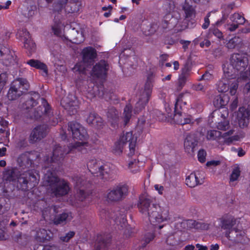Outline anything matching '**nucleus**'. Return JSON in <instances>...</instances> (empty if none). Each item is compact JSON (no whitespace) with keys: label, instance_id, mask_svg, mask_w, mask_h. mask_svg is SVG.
<instances>
[{"label":"nucleus","instance_id":"nucleus-47","mask_svg":"<svg viewBox=\"0 0 250 250\" xmlns=\"http://www.w3.org/2000/svg\"><path fill=\"white\" fill-rule=\"evenodd\" d=\"M139 160L136 158L130 161L128 163V168L133 173H135L139 170V167L138 166Z\"/></svg>","mask_w":250,"mask_h":250},{"label":"nucleus","instance_id":"nucleus-30","mask_svg":"<svg viewBox=\"0 0 250 250\" xmlns=\"http://www.w3.org/2000/svg\"><path fill=\"white\" fill-rule=\"evenodd\" d=\"M100 167L99 171H97V173H96L97 176H100L102 179L105 180L112 178V171L108 165L102 164Z\"/></svg>","mask_w":250,"mask_h":250},{"label":"nucleus","instance_id":"nucleus-23","mask_svg":"<svg viewBox=\"0 0 250 250\" xmlns=\"http://www.w3.org/2000/svg\"><path fill=\"white\" fill-rule=\"evenodd\" d=\"M244 232L236 228H234L229 231H226L225 235L230 241L240 242L244 236Z\"/></svg>","mask_w":250,"mask_h":250},{"label":"nucleus","instance_id":"nucleus-1","mask_svg":"<svg viewBox=\"0 0 250 250\" xmlns=\"http://www.w3.org/2000/svg\"><path fill=\"white\" fill-rule=\"evenodd\" d=\"M137 207L142 215L153 225L170 220L168 210L161 208L155 198L146 193L139 196Z\"/></svg>","mask_w":250,"mask_h":250},{"label":"nucleus","instance_id":"nucleus-42","mask_svg":"<svg viewBox=\"0 0 250 250\" xmlns=\"http://www.w3.org/2000/svg\"><path fill=\"white\" fill-rule=\"evenodd\" d=\"M69 5L70 7V13H75L79 11L82 5L81 0H70L69 2Z\"/></svg>","mask_w":250,"mask_h":250},{"label":"nucleus","instance_id":"nucleus-63","mask_svg":"<svg viewBox=\"0 0 250 250\" xmlns=\"http://www.w3.org/2000/svg\"><path fill=\"white\" fill-rule=\"evenodd\" d=\"M5 199L2 198L0 200V213H3L8 209V207H6L4 205Z\"/></svg>","mask_w":250,"mask_h":250},{"label":"nucleus","instance_id":"nucleus-48","mask_svg":"<svg viewBox=\"0 0 250 250\" xmlns=\"http://www.w3.org/2000/svg\"><path fill=\"white\" fill-rule=\"evenodd\" d=\"M194 227L197 229L202 230H208L209 228L210 224L202 222H196L194 221L192 223Z\"/></svg>","mask_w":250,"mask_h":250},{"label":"nucleus","instance_id":"nucleus-12","mask_svg":"<svg viewBox=\"0 0 250 250\" xmlns=\"http://www.w3.org/2000/svg\"><path fill=\"white\" fill-rule=\"evenodd\" d=\"M67 131L75 139L85 141L88 138L86 129L81 125L76 122H71L68 124Z\"/></svg>","mask_w":250,"mask_h":250},{"label":"nucleus","instance_id":"nucleus-62","mask_svg":"<svg viewBox=\"0 0 250 250\" xmlns=\"http://www.w3.org/2000/svg\"><path fill=\"white\" fill-rule=\"evenodd\" d=\"M75 235V232L73 231H70L68 232L66 235L64 236H61V239L64 242H68L69 240L72 238Z\"/></svg>","mask_w":250,"mask_h":250},{"label":"nucleus","instance_id":"nucleus-18","mask_svg":"<svg viewBox=\"0 0 250 250\" xmlns=\"http://www.w3.org/2000/svg\"><path fill=\"white\" fill-rule=\"evenodd\" d=\"M108 69V64L105 61L102 60L93 67L92 74L98 78L104 79L106 77Z\"/></svg>","mask_w":250,"mask_h":250},{"label":"nucleus","instance_id":"nucleus-40","mask_svg":"<svg viewBox=\"0 0 250 250\" xmlns=\"http://www.w3.org/2000/svg\"><path fill=\"white\" fill-rule=\"evenodd\" d=\"M230 20L231 22H233V23H237L238 26L243 24L246 21L243 16L237 13H235L231 15Z\"/></svg>","mask_w":250,"mask_h":250},{"label":"nucleus","instance_id":"nucleus-58","mask_svg":"<svg viewBox=\"0 0 250 250\" xmlns=\"http://www.w3.org/2000/svg\"><path fill=\"white\" fill-rule=\"evenodd\" d=\"M39 250H61L59 247L56 245H45L40 246Z\"/></svg>","mask_w":250,"mask_h":250},{"label":"nucleus","instance_id":"nucleus-11","mask_svg":"<svg viewBox=\"0 0 250 250\" xmlns=\"http://www.w3.org/2000/svg\"><path fill=\"white\" fill-rule=\"evenodd\" d=\"M238 81L236 77L234 76H224L217 84V89L219 92H226L230 89L229 93L231 95H234L238 88Z\"/></svg>","mask_w":250,"mask_h":250},{"label":"nucleus","instance_id":"nucleus-31","mask_svg":"<svg viewBox=\"0 0 250 250\" xmlns=\"http://www.w3.org/2000/svg\"><path fill=\"white\" fill-rule=\"evenodd\" d=\"M83 61L85 62H88L93 61L96 57V50L92 47H87L83 50Z\"/></svg>","mask_w":250,"mask_h":250},{"label":"nucleus","instance_id":"nucleus-28","mask_svg":"<svg viewBox=\"0 0 250 250\" xmlns=\"http://www.w3.org/2000/svg\"><path fill=\"white\" fill-rule=\"evenodd\" d=\"M26 63L32 67L42 70L43 74L42 75L47 76L48 69L47 65L41 62L40 61L35 59H31L27 61Z\"/></svg>","mask_w":250,"mask_h":250},{"label":"nucleus","instance_id":"nucleus-55","mask_svg":"<svg viewBox=\"0 0 250 250\" xmlns=\"http://www.w3.org/2000/svg\"><path fill=\"white\" fill-rule=\"evenodd\" d=\"M37 104V102L32 97L30 98L29 99L27 100L25 102L26 108L27 109L31 108L36 105Z\"/></svg>","mask_w":250,"mask_h":250},{"label":"nucleus","instance_id":"nucleus-20","mask_svg":"<svg viewBox=\"0 0 250 250\" xmlns=\"http://www.w3.org/2000/svg\"><path fill=\"white\" fill-rule=\"evenodd\" d=\"M250 110L245 107L239 108L237 112V118L239 126L244 128L249 124Z\"/></svg>","mask_w":250,"mask_h":250},{"label":"nucleus","instance_id":"nucleus-3","mask_svg":"<svg viewBox=\"0 0 250 250\" xmlns=\"http://www.w3.org/2000/svg\"><path fill=\"white\" fill-rule=\"evenodd\" d=\"M249 64V60L247 55L242 53H234L230 59V63L223 65V71L226 76H234L237 77L239 74L243 79V75H248V71L244 72Z\"/></svg>","mask_w":250,"mask_h":250},{"label":"nucleus","instance_id":"nucleus-4","mask_svg":"<svg viewBox=\"0 0 250 250\" xmlns=\"http://www.w3.org/2000/svg\"><path fill=\"white\" fill-rule=\"evenodd\" d=\"M6 181L15 183L17 182L18 187L22 190H27L32 188L38 183L36 176L30 171H26L19 175V171L16 168L7 169L4 173Z\"/></svg>","mask_w":250,"mask_h":250},{"label":"nucleus","instance_id":"nucleus-61","mask_svg":"<svg viewBox=\"0 0 250 250\" xmlns=\"http://www.w3.org/2000/svg\"><path fill=\"white\" fill-rule=\"evenodd\" d=\"M188 78L180 75L178 80V86L180 89H182L185 85Z\"/></svg>","mask_w":250,"mask_h":250},{"label":"nucleus","instance_id":"nucleus-36","mask_svg":"<svg viewBox=\"0 0 250 250\" xmlns=\"http://www.w3.org/2000/svg\"><path fill=\"white\" fill-rule=\"evenodd\" d=\"M72 180L76 189L84 188V186L86 184L85 177L76 174L72 177Z\"/></svg>","mask_w":250,"mask_h":250},{"label":"nucleus","instance_id":"nucleus-14","mask_svg":"<svg viewBox=\"0 0 250 250\" xmlns=\"http://www.w3.org/2000/svg\"><path fill=\"white\" fill-rule=\"evenodd\" d=\"M17 38L23 42L24 47L26 49L29 55L35 51L36 45L31 40L30 35L26 29H21L18 31L16 34Z\"/></svg>","mask_w":250,"mask_h":250},{"label":"nucleus","instance_id":"nucleus-44","mask_svg":"<svg viewBox=\"0 0 250 250\" xmlns=\"http://www.w3.org/2000/svg\"><path fill=\"white\" fill-rule=\"evenodd\" d=\"M37 8L35 5H31L22 11V14L26 18L32 17L36 12Z\"/></svg>","mask_w":250,"mask_h":250},{"label":"nucleus","instance_id":"nucleus-15","mask_svg":"<svg viewBox=\"0 0 250 250\" xmlns=\"http://www.w3.org/2000/svg\"><path fill=\"white\" fill-rule=\"evenodd\" d=\"M61 104L70 115H74L77 113L79 108V102L73 94H69L62 100Z\"/></svg>","mask_w":250,"mask_h":250},{"label":"nucleus","instance_id":"nucleus-29","mask_svg":"<svg viewBox=\"0 0 250 250\" xmlns=\"http://www.w3.org/2000/svg\"><path fill=\"white\" fill-rule=\"evenodd\" d=\"M71 212H64L58 215H56L53 218V223L55 225H64L72 219Z\"/></svg>","mask_w":250,"mask_h":250},{"label":"nucleus","instance_id":"nucleus-8","mask_svg":"<svg viewBox=\"0 0 250 250\" xmlns=\"http://www.w3.org/2000/svg\"><path fill=\"white\" fill-rule=\"evenodd\" d=\"M155 75L152 72L148 73L147 77V81L145 83L144 89L141 92L139 101L136 103L134 111L138 113L148 103L151 93V90L153 86L152 83Z\"/></svg>","mask_w":250,"mask_h":250},{"label":"nucleus","instance_id":"nucleus-54","mask_svg":"<svg viewBox=\"0 0 250 250\" xmlns=\"http://www.w3.org/2000/svg\"><path fill=\"white\" fill-rule=\"evenodd\" d=\"M183 102L182 100H180V99H177V101L175 103V107H174V112L175 114H179L180 113H182V104Z\"/></svg>","mask_w":250,"mask_h":250},{"label":"nucleus","instance_id":"nucleus-27","mask_svg":"<svg viewBox=\"0 0 250 250\" xmlns=\"http://www.w3.org/2000/svg\"><path fill=\"white\" fill-rule=\"evenodd\" d=\"M174 119L177 124L181 125L193 123L191 116L183 112L175 114Z\"/></svg>","mask_w":250,"mask_h":250},{"label":"nucleus","instance_id":"nucleus-9","mask_svg":"<svg viewBox=\"0 0 250 250\" xmlns=\"http://www.w3.org/2000/svg\"><path fill=\"white\" fill-rule=\"evenodd\" d=\"M0 61L6 67H20L14 51L10 49L7 44L0 43Z\"/></svg>","mask_w":250,"mask_h":250},{"label":"nucleus","instance_id":"nucleus-24","mask_svg":"<svg viewBox=\"0 0 250 250\" xmlns=\"http://www.w3.org/2000/svg\"><path fill=\"white\" fill-rule=\"evenodd\" d=\"M200 173H191L186 179L187 186L190 188H194L198 185L202 184L203 183L202 178H199Z\"/></svg>","mask_w":250,"mask_h":250},{"label":"nucleus","instance_id":"nucleus-16","mask_svg":"<svg viewBox=\"0 0 250 250\" xmlns=\"http://www.w3.org/2000/svg\"><path fill=\"white\" fill-rule=\"evenodd\" d=\"M47 126L45 125H39L32 130L30 136V143H35L44 138L47 133Z\"/></svg>","mask_w":250,"mask_h":250},{"label":"nucleus","instance_id":"nucleus-5","mask_svg":"<svg viewBox=\"0 0 250 250\" xmlns=\"http://www.w3.org/2000/svg\"><path fill=\"white\" fill-rule=\"evenodd\" d=\"M70 153L68 146H61L56 145L53 149L52 155L51 157L46 156L45 159V166H44V173L47 172V170L55 171L56 168L62 163L63 159L67 154Z\"/></svg>","mask_w":250,"mask_h":250},{"label":"nucleus","instance_id":"nucleus-57","mask_svg":"<svg viewBox=\"0 0 250 250\" xmlns=\"http://www.w3.org/2000/svg\"><path fill=\"white\" fill-rule=\"evenodd\" d=\"M154 237L155 236L153 232H148L146 233L145 235L144 238L145 244L146 245L147 244L149 243L151 241H152L154 239Z\"/></svg>","mask_w":250,"mask_h":250},{"label":"nucleus","instance_id":"nucleus-59","mask_svg":"<svg viewBox=\"0 0 250 250\" xmlns=\"http://www.w3.org/2000/svg\"><path fill=\"white\" fill-rule=\"evenodd\" d=\"M206 152L203 150L201 149L198 153V159L199 161L201 163H204L206 160Z\"/></svg>","mask_w":250,"mask_h":250},{"label":"nucleus","instance_id":"nucleus-32","mask_svg":"<svg viewBox=\"0 0 250 250\" xmlns=\"http://www.w3.org/2000/svg\"><path fill=\"white\" fill-rule=\"evenodd\" d=\"M84 188L77 189V193L76 195V199L78 201V206H84L86 205V203H83L88 196L87 192L84 191Z\"/></svg>","mask_w":250,"mask_h":250},{"label":"nucleus","instance_id":"nucleus-33","mask_svg":"<svg viewBox=\"0 0 250 250\" xmlns=\"http://www.w3.org/2000/svg\"><path fill=\"white\" fill-rule=\"evenodd\" d=\"M69 0H55L52 5V11L60 13L68 3Z\"/></svg>","mask_w":250,"mask_h":250},{"label":"nucleus","instance_id":"nucleus-35","mask_svg":"<svg viewBox=\"0 0 250 250\" xmlns=\"http://www.w3.org/2000/svg\"><path fill=\"white\" fill-rule=\"evenodd\" d=\"M111 218L115 222L118 224V222H121V220H122V222L125 225L126 222V219L125 218L124 214H121L120 212H105V218Z\"/></svg>","mask_w":250,"mask_h":250},{"label":"nucleus","instance_id":"nucleus-52","mask_svg":"<svg viewBox=\"0 0 250 250\" xmlns=\"http://www.w3.org/2000/svg\"><path fill=\"white\" fill-rule=\"evenodd\" d=\"M229 124L228 121L224 120L223 122H218L217 125H216V126L218 129L222 130H226L229 128Z\"/></svg>","mask_w":250,"mask_h":250},{"label":"nucleus","instance_id":"nucleus-41","mask_svg":"<svg viewBox=\"0 0 250 250\" xmlns=\"http://www.w3.org/2000/svg\"><path fill=\"white\" fill-rule=\"evenodd\" d=\"M132 106L129 104H127L124 108L123 119L124 120V124L125 125L129 121L131 116Z\"/></svg>","mask_w":250,"mask_h":250},{"label":"nucleus","instance_id":"nucleus-13","mask_svg":"<svg viewBox=\"0 0 250 250\" xmlns=\"http://www.w3.org/2000/svg\"><path fill=\"white\" fill-rule=\"evenodd\" d=\"M128 190V187L126 185H118L109 190L107 198L109 201L112 202L121 201L127 195Z\"/></svg>","mask_w":250,"mask_h":250},{"label":"nucleus","instance_id":"nucleus-17","mask_svg":"<svg viewBox=\"0 0 250 250\" xmlns=\"http://www.w3.org/2000/svg\"><path fill=\"white\" fill-rule=\"evenodd\" d=\"M121 142L125 145L128 143L129 152L128 156L132 157L135 153V148L137 142V137L134 136L131 131L127 132L124 134L120 138Z\"/></svg>","mask_w":250,"mask_h":250},{"label":"nucleus","instance_id":"nucleus-26","mask_svg":"<svg viewBox=\"0 0 250 250\" xmlns=\"http://www.w3.org/2000/svg\"><path fill=\"white\" fill-rule=\"evenodd\" d=\"M87 123L97 128H100L103 125L102 118L95 112L89 114L86 119Z\"/></svg>","mask_w":250,"mask_h":250},{"label":"nucleus","instance_id":"nucleus-7","mask_svg":"<svg viewBox=\"0 0 250 250\" xmlns=\"http://www.w3.org/2000/svg\"><path fill=\"white\" fill-rule=\"evenodd\" d=\"M41 100L42 105L35 111L34 118L37 120L42 117L44 121L49 123L52 125H55L58 123V119L54 116L47 101L44 98H41Z\"/></svg>","mask_w":250,"mask_h":250},{"label":"nucleus","instance_id":"nucleus-10","mask_svg":"<svg viewBox=\"0 0 250 250\" xmlns=\"http://www.w3.org/2000/svg\"><path fill=\"white\" fill-rule=\"evenodd\" d=\"M184 11V19L181 22L182 30L192 29L196 25V12L195 8L188 3H185L182 7Z\"/></svg>","mask_w":250,"mask_h":250},{"label":"nucleus","instance_id":"nucleus-2","mask_svg":"<svg viewBox=\"0 0 250 250\" xmlns=\"http://www.w3.org/2000/svg\"><path fill=\"white\" fill-rule=\"evenodd\" d=\"M43 184L47 187L48 192L57 197L67 195L70 190L68 182L64 179H60L54 170L48 169L44 173Z\"/></svg>","mask_w":250,"mask_h":250},{"label":"nucleus","instance_id":"nucleus-21","mask_svg":"<svg viewBox=\"0 0 250 250\" xmlns=\"http://www.w3.org/2000/svg\"><path fill=\"white\" fill-rule=\"evenodd\" d=\"M68 146L70 153H74L77 152L85 153L91 148V146L88 143L84 141L82 142H76L70 144Z\"/></svg>","mask_w":250,"mask_h":250},{"label":"nucleus","instance_id":"nucleus-64","mask_svg":"<svg viewBox=\"0 0 250 250\" xmlns=\"http://www.w3.org/2000/svg\"><path fill=\"white\" fill-rule=\"evenodd\" d=\"M210 14L209 13L204 18V23L202 24V28L204 29H206L208 28L209 25V17L210 16Z\"/></svg>","mask_w":250,"mask_h":250},{"label":"nucleus","instance_id":"nucleus-6","mask_svg":"<svg viewBox=\"0 0 250 250\" xmlns=\"http://www.w3.org/2000/svg\"><path fill=\"white\" fill-rule=\"evenodd\" d=\"M29 86V83L26 79L22 78H16L10 84L7 94V98L10 101L17 100L26 93Z\"/></svg>","mask_w":250,"mask_h":250},{"label":"nucleus","instance_id":"nucleus-43","mask_svg":"<svg viewBox=\"0 0 250 250\" xmlns=\"http://www.w3.org/2000/svg\"><path fill=\"white\" fill-rule=\"evenodd\" d=\"M229 102V97L227 95H219L216 97L214 103L218 107H222L226 105Z\"/></svg>","mask_w":250,"mask_h":250},{"label":"nucleus","instance_id":"nucleus-34","mask_svg":"<svg viewBox=\"0 0 250 250\" xmlns=\"http://www.w3.org/2000/svg\"><path fill=\"white\" fill-rule=\"evenodd\" d=\"M235 224L236 220L233 217H230L224 218L221 221V228L227 230L226 231H229L231 229H233Z\"/></svg>","mask_w":250,"mask_h":250},{"label":"nucleus","instance_id":"nucleus-22","mask_svg":"<svg viewBox=\"0 0 250 250\" xmlns=\"http://www.w3.org/2000/svg\"><path fill=\"white\" fill-rule=\"evenodd\" d=\"M106 115L108 121L112 126L116 127L118 125L119 120V112L114 107H108L106 110Z\"/></svg>","mask_w":250,"mask_h":250},{"label":"nucleus","instance_id":"nucleus-56","mask_svg":"<svg viewBox=\"0 0 250 250\" xmlns=\"http://www.w3.org/2000/svg\"><path fill=\"white\" fill-rule=\"evenodd\" d=\"M8 80V74L6 72L0 73V83L4 86L7 83Z\"/></svg>","mask_w":250,"mask_h":250},{"label":"nucleus","instance_id":"nucleus-38","mask_svg":"<svg viewBox=\"0 0 250 250\" xmlns=\"http://www.w3.org/2000/svg\"><path fill=\"white\" fill-rule=\"evenodd\" d=\"M110 242V236L106 237V238H99V241L96 245V250H105L108 246Z\"/></svg>","mask_w":250,"mask_h":250},{"label":"nucleus","instance_id":"nucleus-51","mask_svg":"<svg viewBox=\"0 0 250 250\" xmlns=\"http://www.w3.org/2000/svg\"><path fill=\"white\" fill-rule=\"evenodd\" d=\"M240 175V168L238 167H235L233 168L232 173L230 176V182H233L236 181Z\"/></svg>","mask_w":250,"mask_h":250},{"label":"nucleus","instance_id":"nucleus-19","mask_svg":"<svg viewBox=\"0 0 250 250\" xmlns=\"http://www.w3.org/2000/svg\"><path fill=\"white\" fill-rule=\"evenodd\" d=\"M198 140L196 135L193 133L187 135L184 141V149L188 154H192L197 146Z\"/></svg>","mask_w":250,"mask_h":250},{"label":"nucleus","instance_id":"nucleus-50","mask_svg":"<svg viewBox=\"0 0 250 250\" xmlns=\"http://www.w3.org/2000/svg\"><path fill=\"white\" fill-rule=\"evenodd\" d=\"M52 30L55 35L61 36L62 33L61 23L59 21H55L52 25Z\"/></svg>","mask_w":250,"mask_h":250},{"label":"nucleus","instance_id":"nucleus-37","mask_svg":"<svg viewBox=\"0 0 250 250\" xmlns=\"http://www.w3.org/2000/svg\"><path fill=\"white\" fill-rule=\"evenodd\" d=\"M102 164V163L99 161L91 160L88 162L87 167L92 173L96 174L97 173V171H99L100 167Z\"/></svg>","mask_w":250,"mask_h":250},{"label":"nucleus","instance_id":"nucleus-49","mask_svg":"<svg viewBox=\"0 0 250 250\" xmlns=\"http://www.w3.org/2000/svg\"><path fill=\"white\" fill-rule=\"evenodd\" d=\"M232 8V7L230 5H228L226 7L225 9V11L223 12V16L221 20L220 21H217V22H216V24L217 25H219L224 22L227 20L228 15L230 12V11L231 10Z\"/></svg>","mask_w":250,"mask_h":250},{"label":"nucleus","instance_id":"nucleus-39","mask_svg":"<svg viewBox=\"0 0 250 250\" xmlns=\"http://www.w3.org/2000/svg\"><path fill=\"white\" fill-rule=\"evenodd\" d=\"M242 40L238 37H234L229 40L226 44V46L229 49H233L235 47L239 48L242 44Z\"/></svg>","mask_w":250,"mask_h":250},{"label":"nucleus","instance_id":"nucleus-25","mask_svg":"<svg viewBox=\"0 0 250 250\" xmlns=\"http://www.w3.org/2000/svg\"><path fill=\"white\" fill-rule=\"evenodd\" d=\"M31 153L26 152L21 154L18 159V163L20 167L22 169L29 168L33 162V160L30 157Z\"/></svg>","mask_w":250,"mask_h":250},{"label":"nucleus","instance_id":"nucleus-45","mask_svg":"<svg viewBox=\"0 0 250 250\" xmlns=\"http://www.w3.org/2000/svg\"><path fill=\"white\" fill-rule=\"evenodd\" d=\"M36 237L41 241L49 238L47 231L44 229H40L36 232Z\"/></svg>","mask_w":250,"mask_h":250},{"label":"nucleus","instance_id":"nucleus-53","mask_svg":"<svg viewBox=\"0 0 250 250\" xmlns=\"http://www.w3.org/2000/svg\"><path fill=\"white\" fill-rule=\"evenodd\" d=\"M125 145V144L121 142V140L119 139V140L115 144L114 150L115 151V153L118 154L122 153Z\"/></svg>","mask_w":250,"mask_h":250},{"label":"nucleus","instance_id":"nucleus-46","mask_svg":"<svg viewBox=\"0 0 250 250\" xmlns=\"http://www.w3.org/2000/svg\"><path fill=\"white\" fill-rule=\"evenodd\" d=\"M221 136V132L218 130H211L208 131L207 139L208 140H215Z\"/></svg>","mask_w":250,"mask_h":250},{"label":"nucleus","instance_id":"nucleus-60","mask_svg":"<svg viewBox=\"0 0 250 250\" xmlns=\"http://www.w3.org/2000/svg\"><path fill=\"white\" fill-rule=\"evenodd\" d=\"M238 27L239 26L237 23H233V22L230 21L226 25V29L228 31L233 32L238 28Z\"/></svg>","mask_w":250,"mask_h":250}]
</instances>
